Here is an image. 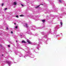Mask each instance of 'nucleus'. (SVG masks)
Segmentation results:
<instances>
[{
  "mask_svg": "<svg viewBox=\"0 0 66 66\" xmlns=\"http://www.w3.org/2000/svg\"><path fill=\"white\" fill-rule=\"evenodd\" d=\"M25 24L26 28H28V23Z\"/></svg>",
  "mask_w": 66,
  "mask_h": 66,
  "instance_id": "3",
  "label": "nucleus"
},
{
  "mask_svg": "<svg viewBox=\"0 0 66 66\" xmlns=\"http://www.w3.org/2000/svg\"><path fill=\"white\" fill-rule=\"evenodd\" d=\"M27 42H28V43L29 44H31V42H30V40H29V39H27Z\"/></svg>",
  "mask_w": 66,
  "mask_h": 66,
  "instance_id": "1",
  "label": "nucleus"
},
{
  "mask_svg": "<svg viewBox=\"0 0 66 66\" xmlns=\"http://www.w3.org/2000/svg\"><path fill=\"white\" fill-rule=\"evenodd\" d=\"M16 17H17V18H19L18 15H16Z\"/></svg>",
  "mask_w": 66,
  "mask_h": 66,
  "instance_id": "12",
  "label": "nucleus"
},
{
  "mask_svg": "<svg viewBox=\"0 0 66 66\" xmlns=\"http://www.w3.org/2000/svg\"><path fill=\"white\" fill-rule=\"evenodd\" d=\"M3 5H4V3H3L2 4V6H3Z\"/></svg>",
  "mask_w": 66,
  "mask_h": 66,
  "instance_id": "15",
  "label": "nucleus"
},
{
  "mask_svg": "<svg viewBox=\"0 0 66 66\" xmlns=\"http://www.w3.org/2000/svg\"><path fill=\"white\" fill-rule=\"evenodd\" d=\"M40 5H44V4H41Z\"/></svg>",
  "mask_w": 66,
  "mask_h": 66,
  "instance_id": "17",
  "label": "nucleus"
},
{
  "mask_svg": "<svg viewBox=\"0 0 66 66\" xmlns=\"http://www.w3.org/2000/svg\"><path fill=\"white\" fill-rule=\"evenodd\" d=\"M16 43H17V42H18V41L17 40H16Z\"/></svg>",
  "mask_w": 66,
  "mask_h": 66,
  "instance_id": "20",
  "label": "nucleus"
},
{
  "mask_svg": "<svg viewBox=\"0 0 66 66\" xmlns=\"http://www.w3.org/2000/svg\"><path fill=\"white\" fill-rule=\"evenodd\" d=\"M7 63L9 64H11V63L10 62H8Z\"/></svg>",
  "mask_w": 66,
  "mask_h": 66,
  "instance_id": "11",
  "label": "nucleus"
},
{
  "mask_svg": "<svg viewBox=\"0 0 66 66\" xmlns=\"http://www.w3.org/2000/svg\"><path fill=\"white\" fill-rule=\"evenodd\" d=\"M42 21L43 22H44L45 21V20H42Z\"/></svg>",
  "mask_w": 66,
  "mask_h": 66,
  "instance_id": "7",
  "label": "nucleus"
},
{
  "mask_svg": "<svg viewBox=\"0 0 66 66\" xmlns=\"http://www.w3.org/2000/svg\"><path fill=\"white\" fill-rule=\"evenodd\" d=\"M2 56H3V55L2 54Z\"/></svg>",
  "mask_w": 66,
  "mask_h": 66,
  "instance_id": "23",
  "label": "nucleus"
},
{
  "mask_svg": "<svg viewBox=\"0 0 66 66\" xmlns=\"http://www.w3.org/2000/svg\"><path fill=\"white\" fill-rule=\"evenodd\" d=\"M22 43H27L24 40H23V41H22Z\"/></svg>",
  "mask_w": 66,
  "mask_h": 66,
  "instance_id": "2",
  "label": "nucleus"
},
{
  "mask_svg": "<svg viewBox=\"0 0 66 66\" xmlns=\"http://www.w3.org/2000/svg\"><path fill=\"white\" fill-rule=\"evenodd\" d=\"M59 1L60 2V3H62V1L61 0H59Z\"/></svg>",
  "mask_w": 66,
  "mask_h": 66,
  "instance_id": "5",
  "label": "nucleus"
},
{
  "mask_svg": "<svg viewBox=\"0 0 66 66\" xmlns=\"http://www.w3.org/2000/svg\"><path fill=\"white\" fill-rule=\"evenodd\" d=\"M8 46L9 47H10V46L9 45Z\"/></svg>",
  "mask_w": 66,
  "mask_h": 66,
  "instance_id": "19",
  "label": "nucleus"
},
{
  "mask_svg": "<svg viewBox=\"0 0 66 66\" xmlns=\"http://www.w3.org/2000/svg\"><path fill=\"white\" fill-rule=\"evenodd\" d=\"M14 5H16V4H17V3H16V2H14Z\"/></svg>",
  "mask_w": 66,
  "mask_h": 66,
  "instance_id": "4",
  "label": "nucleus"
},
{
  "mask_svg": "<svg viewBox=\"0 0 66 66\" xmlns=\"http://www.w3.org/2000/svg\"><path fill=\"white\" fill-rule=\"evenodd\" d=\"M7 30H9V28H8V27H6Z\"/></svg>",
  "mask_w": 66,
  "mask_h": 66,
  "instance_id": "16",
  "label": "nucleus"
},
{
  "mask_svg": "<svg viewBox=\"0 0 66 66\" xmlns=\"http://www.w3.org/2000/svg\"><path fill=\"white\" fill-rule=\"evenodd\" d=\"M22 16H24L22 15H20V17H22Z\"/></svg>",
  "mask_w": 66,
  "mask_h": 66,
  "instance_id": "10",
  "label": "nucleus"
},
{
  "mask_svg": "<svg viewBox=\"0 0 66 66\" xmlns=\"http://www.w3.org/2000/svg\"><path fill=\"white\" fill-rule=\"evenodd\" d=\"M7 8H6L5 9V10H7Z\"/></svg>",
  "mask_w": 66,
  "mask_h": 66,
  "instance_id": "18",
  "label": "nucleus"
},
{
  "mask_svg": "<svg viewBox=\"0 0 66 66\" xmlns=\"http://www.w3.org/2000/svg\"><path fill=\"white\" fill-rule=\"evenodd\" d=\"M11 34H13V31H11Z\"/></svg>",
  "mask_w": 66,
  "mask_h": 66,
  "instance_id": "14",
  "label": "nucleus"
},
{
  "mask_svg": "<svg viewBox=\"0 0 66 66\" xmlns=\"http://www.w3.org/2000/svg\"><path fill=\"white\" fill-rule=\"evenodd\" d=\"M21 4V5L22 6H24V5H23L22 4Z\"/></svg>",
  "mask_w": 66,
  "mask_h": 66,
  "instance_id": "13",
  "label": "nucleus"
},
{
  "mask_svg": "<svg viewBox=\"0 0 66 66\" xmlns=\"http://www.w3.org/2000/svg\"><path fill=\"white\" fill-rule=\"evenodd\" d=\"M21 35V36H22V35Z\"/></svg>",
  "mask_w": 66,
  "mask_h": 66,
  "instance_id": "25",
  "label": "nucleus"
},
{
  "mask_svg": "<svg viewBox=\"0 0 66 66\" xmlns=\"http://www.w3.org/2000/svg\"><path fill=\"white\" fill-rule=\"evenodd\" d=\"M0 46H1V47H2V45H1Z\"/></svg>",
  "mask_w": 66,
  "mask_h": 66,
  "instance_id": "21",
  "label": "nucleus"
},
{
  "mask_svg": "<svg viewBox=\"0 0 66 66\" xmlns=\"http://www.w3.org/2000/svg\"><path fill=\"white\" fill-rule=\"evenodd\" d=\"M40 6V5H39L38 6H36V7H35V8H38V7H39Z\"/></svg>",
  "mask_w": 66,
  "mask_h": 66,
  "instance_id": "6",
  "label": "nucleus"
},
{
  "mask_svg": "<svg viewBox=\"0 0 66 66\" xmlns=\"http://www.w3.org/2000/svg\"><path fill=\"white\" fill-rule=\"evenodd\" d=\"M24 27H25V26H24Z\"/></svg>",
  "mask_w": 66,
  "mask_h": 66,
  "instance_id": "24",
  "label": "nucleus"
},
{
  "mask_svg": "<svg viewBox=\"0 0 66 66\" xmlns=\"http://www.w3.org/2000/svg\"><path fill=\"white\" fill-rule=\"evenodd\" d=\"M60 24L61 26H62V25H63V23H62V22H60Z\"/></svg>",
  "mask_w": 66,
  "mask_h": 66,
  "instance_id": "8",
  "label": "nucleus"
},
{
  "mask_svg": "<svg viewBox=\"0 0 66 66\" xmlns=\"http://www.w3.org/2000/svg\"><path fill=\"white\" fill-rule=\"evenodd\" d=\"M18 27V26H16V27H15V29H17V28Z\"/></svg>",
  "mask_w": 66,
  "mask_h": 66,
  "instance_id": "9",
  "label": "nucleus"
},
{
  "mask_svg": "<svg viewBox=\"0 0 66 66\" xmlns=\"http://www.w3.org/2000/svg\"><path fill=\"white\" fill-rule=\"evenodd\" d=\"M14 24L16 25V23H14Z\"/></svg>",
  "mask_w": 66,
  "mask_h": 66,
  "instance_id": "22",
  "label": "nucleus"
}]
</instances>
